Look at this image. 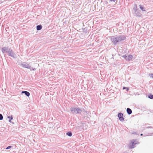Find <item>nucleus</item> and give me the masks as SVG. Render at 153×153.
I'll return each mask as SVG.
<instances>
[{"label":"nucleus","instance_id":"f257e3e1","mask_svg":"<svg viewBox=\"0 0 153 153\" xmlns=\"http://www.w3.org/2000/svg\"><path fill=\"white\" fill-rule=\"evenodd\" d=\"M125 36L123 35H120L117 36H111V38L112 43L114 45H116L118 42L125 40Z\"/></svg>","mask_w":153,"mask_h":153},{"label":"nucleus","instance_id":"f03ea898","mask_svg":"<svg viewBox=\"0 0 153 153\" xmlns=\"http://www.w3.org/2000/svg\"><path fill=\"white\" fill-rule=\"evenodd\" d=\"M71 111L73 113L76 114H80L82 112V110L78 108H71Z\"/></svg>","mask_w":153,"mask_h":153},{"label":"nucleus","instance_id":"7ed1b4c3","mask_svg":"<svg viewBox=\"0 0 153 153\" xmlns=\"http://www.w3.org/2000/svg\"><path fill=\"white\" fill-rule=\"evenodd\" d=\"M135 7L133 8L134 10V14L135 16L140 17L141 16V14L140 13V11H139L138 9H137V5L135 4Z\"/></svg>","mask_w":153,"mask_h":153},{"label":"nucleus","instance_id":"20e7f679","mask_svg":"<svg viewBox=\"0 0 153 153\" xmlns=\"http://www.w3.org/2000/svg\"><path fill=\"white\" fill-rule=\"evenodd\" d=\"M20 65L24 68L29 69L30 70H31L30 66L28 64L26 63V62H23L22 63H21L20 64Z\"/></svg>","mask_w":153,"mask_h":153},{"label":"nucleus","instance_id":"39448f33","mask_svg":"<svg viewBox=\"0 0 153 153\" xmlns=\"http://www.w3.org/2000/svg\"><path fill=\"white\" fill-rule=\"evenodd\" d=\"M11 49L7 47H4L2 48V51L3 53H8Z\"/></svg>","mask_w":153,"mask_h":153},{"label":"nucleus","instance_id":"423d86ee","mask_svg":"<svg viewBox=\"0 0 153 153\" xmlns=\"http://www.w3.org/2000/svg\"><path fill=\"white\" fill-rule=\"evenodd\" d=\"M136 144L137 143H135L134 140L131 141L129 144V148L130 149L134 148V145Z\"/></svg>","mask_w":153,"mask_h":153},{"label":"nucleus","instance_id":"0eeeda50","mask_svg":"<svg viewBox=\"0 0 153 153\" xmlns=\"http://www.w3.org/2000/svg\"><path fill=\"white\" fill-rule=\"evenodd\" d=\"M123 114L121 113H119L118 115V117L119 118V120L121 121H123L124 120V118L123 117Z\"/></svg>","mask_w":153,"mask_h":153},{"label":"nucleus","instance_id":"6e6552de","mask_svg":"<svg viewBox=\"0 0 153 153\" xmlns=\"http://www.w3.org/2000/svg\"><path fill=\"white\" fill-rule=\"evenodd\" d=\"M9 56H10L13 57L15 58V55L14 54L13 52L11 50H10V51L8 53Z\"/></svg>","mask_w":153,"mask_h":153},{"label":"nucleus","instance_id":"1a4fd4ad","mask_svg":"<svg viewBox=\"0 0 153 153\" xmlns=\"http://www.w3.org/2000/svg\"><path fill=\"white\" fill-rule=\"evenodd\" d=\"M133 56L132 55H129L127 56V57L126 58V60L128 61H130L133 58Z\"/></svg>","mask_w":153,"mask_h":153},{"label":"nucleus","instance_id":"9d476101","mask_svg":"<svg viewBox=\"0 0 153 153\" xmlns=\"http://www.w3.org/2000/svg\"><path fill=\"white\" fill-rule=\"evenodd\" d=\"M22 93L25 94L27 97H29L30 95V93L28 91H22Z\"/></svg>","mask_w":153,"mask_h":153},{"label":"nucleus","instance_id":"9b49d317","mask_svg":"<svg viewBox=\"0 0 153 153\" xmlns=\"http://www.w3.org/2000/svg\"><path fill=\"white\" fill-rule=\"evenodd\" d=\"M126 111L127 113L129 114H131L132 112V110L130 108H128L127 109Z\"/></svg>","mask_w":153,"mask_h":153},{"label":"nucleus","instance_id":"f8f14e48","mask_svg":"<svg viewBox=\"0 0 153 153\" xmlns=\"http://www.w3.org/2000/svg\"><path fill=\"white\" fill-rule=\"evenodd\" d=\"M42 26L41 25H39L37 26L36 29L38 30H40L42 28Z\"/></svg>","mask_w":153,"mask_h":153},{"label":"nucleus","instance_id":"ddd939ff","mask_svg":"<svg viewBox=\"0 0 153 153\" xmlns=\"http://www.w3.org/2000/svg\"><path fill=\"white\" fill-rule=\"evenodd\" d=\"M140 8L142 11H145V10L144 9V7L143 5H140Z\"/></svg>","mask_w":153,"mask_h":153},{"label":"nucleus","instance_id":"4468645a","mask_svg":"<svg viewBox=\"0 0 153 153\" xmlns=\"http://www.w3.org/2000/svg\"><path fill=\"white\" fill-rule=\"evenodd\" d=\"M66 134L67 135L70 137L72 135V133L71 132H68Z\"/></svg>","mask_w":153,"mask_h":153},{"label":"nucleus","instance_id":"2eb2a0df","mask_svg":"<svg viewBox=\"0 0 153 153\" xmlns=\"http://www.w3.org/2000/svg\"><path fill=\"white\" fill-rule=\"evenodd\" d=\"M7 118H11V119H10L9 120V122H10V123H11V120H12L13 119V117H12V116H11L10 117V116H8L7 117Z\"/></svg>","mask_w":153,"mask_h":153},{"label":"nucleus","instance_id":"dca6fc26","mask_svg":"<svg viewBox=\"0 0 153 153\" xmlns=\"http://www.w3.org/2000/svg\"><path fill=\"white\" fill-rule=\"evenodd\" d=\"M148 97L150 99H152L153 98V95H149V96Z\"/></svg>","mask_w":153,"mask_h":153},{"label":"nucleus","instance_id":"f3484780","mask_svg":"<svg viewBox=\"0 0 153 153\" xmlns=\"http://www.w3.org/2000/svg\"><path fill=\"white\" fill-rule=\"evenodd\" d=\"M149 76L150 77L153 78V74H149Z\"/></svg>","mask_w":153,"mask_h":153},{"label":"nucleus","instance_id":"a211bd4d","mask_svg":"<svg viewBox=\"0 0 153 153\" xmlns=\"http://www.w3.org/2000/svg\"><path fill=\"white\" fill-rule=\"evenodd\" d=\"M3 119L2 115L0 114V120H2Z\"/></svg>","mask_w":153,"mask_h":153},{"label":"nucleus","instance_id":"6ab92c4d","mask_svg":"<svg viewBox=\"0 0 153 153\" xmlns=\"http://www.w3.org/2000/svg\"><path fill=\"white\" fill-rule=\"evenodd\" d=\"M122 57L124 58L126 60V58L127 57V56L126 55H123L122 56Z\"/></svg>","mask_w":153,"mask_h":153},{"label":"nucleus","instance_id":"aec40b11","mask_svg":"<svg viewBox=\"0 0 153 153\" xmlns=\"http://www.w3.org/2000/svg\"><path fill=\"white\" fill-rule=\"evenodd\" d=\"M12 148L11 146H9L6 148V149H8Z\"/></svg>","mask_w":153,"mask_h":153},{"label":"nucleus","instance_id":"412c9836","mask_svg":"<svg viewBox=\"0 0 153 153\" xmlns=\"http://www.w3.org/2000/svg\"><path fill=\"white\" fill-rule=\"evenodd\" d=\"M31 69H32L33 70V71H35V70H36V68H31Z\"/></svg>","mask_w":153,"mask_h":153},{"label":"nucleus","instance_id":"4be33fe9","mask_svg":"<svg viewBox=\"0 0 153 153\" xmlns=\"http://www.w3.org/2000/svg\"><path fill=\"white\" fill-rule=\"evenodd\" d=\"M126 88H127V87H124L123 88V89H126Z\"/></svg>","mask_w":153,"mask_h":153},{"label":"nucleus","instance_id":"5701e85b","mask_svg":"<svg viewBox=\"0 0 153 153\" xmlns=\"http://www.w3.org/2000/svg\"><path fill=\"white\" fill-rule=\"evenodd\" d=\"M111 1L115 2L116 0H110Z\"/></svg>","mask_w":153,"mask_h":153},{"label":"nucleus","instance_id":"b1692460","mask_svg":"<svg viewBox=\"0 0 153 153\" xmlns=\"http://www.w3.org/2000/svg\"><path fill=\"white\" fill-rule=\"evenodd\" d=\"M126 89H127V91H128V90H129L128 88H127Z\"/></svg>","mask_w":153,"mask_h":153},{"label":"nucleus","instance_id":"393cba45","mask_svg":"<svg viewBox=\"0 0 153 153\" xmlns=\"http://www.w3.org/2000/svg\"><path fill=\"white\" fill-rule=\"evenodd\" d=\"M140 135H141V136H142V135H143V134H140Z\"/></svg>","mask_w":153,"mask_h":153},{"label":"nucleus","instance_id":"a878e982","mask_svg":"<svg viewBox=\"0 0 153 153\" xmlns=\"http://www.w3.org/2000/svg\"><path fill=\"white\" fill-rule=\"evenodd\" d=\"M10 119H11V118H9Z\"/></svg>","mask_w":153,"mask_h":153}]
</instances>
